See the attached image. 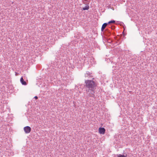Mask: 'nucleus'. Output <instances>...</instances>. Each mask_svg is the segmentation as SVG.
Masks as SVG:
<instances>
[{
	"instance_id": "8",
	"label": "nucleus",
	"mask_w": 157,
	"mask_h": 157,
	"mask_svg": "<svg viewBox=\"0 0 157 157\" xmlns=\"http://www.w3.org/2000/svg\"><path fill=\"white\" fill-rule=\"evenodd\" d=\"M115 22V21L114 20H111V21H109L107 23H108V24H109L110 23H114Z\"/></svg>"
},
{
	"instance_id": "1",
	"label": "nucleus",
	"mask_w": 157,
	"mask_h": 157,
	"mask_svg": "<svg viewBox=\"0 0 157 157\" xmlns=\"http://www.w3.org/2000/svg\"><path fill=\"white\" fill-rule=\"evenodd\" d=\"M85 86L86 87V92L89 97L95 98V89L97 86L96 83L92 80H86Z\"/></svg>"
},
{
	"instance_id": "11",
	"label": "nucleus",
	"mask_w": 157,
	"mask_h": 157,
	"mask_svg": "<svg viewBox=\"0 0 157 157\" xmlns=\"http://www.w3.org/2000/svg\"><path fill=\"white\" fill-rule=\"evenodd\" d=\"M123 27L124 30L126 28V27L124 25L123 26Z\"/></svg>"
},
{
	"instance_id": "9",
	"label": "nucleus",
	"mask_w": 157,
	"mask_h": 157,
	"mask_svg": "<svg viewBox=\"0 0 157 157\" xmlns=\"http://www.w3.org/2000/svg\"><path fill=\"white\" fill-rule=\"evenodd\" d=\"M90 75V72H87L85 74V76L86 77Z\"/></svg>"
},
{
	"instance_id": "10",
	"label": "nucleus",
	"mask_w": 157,
	"mask_h": 157,
	"mask_svg": "<svg viewBox=\"0 0 157 157\" xmlns=\"http://www.w3.org/2000/svg\"><path fill=\"white\" fill-rule=\"evenodd\" d=\"M34 98L36 99H38V97L36 96H35L34 97Z\"/></svg>"
},
{
	"instance_id": "7",
	"label": "nucleus",
	"mask_w": 157,
	"mask_h": 157,
	"mask_svg": "<svg viewBox=\"0 0 157 157\" xmlns=\"http://www.w3.org/2000/svg\"><path fill=\"white\" fill-rule=\"evenodd\" d=\"M117 157H127V155H124L119 154L117 155Z\"/></svg>"
},
{
	"instance_id": "6",
	"label": "nucleus",
	"mask_w": 157,
	"mask_h": 157,
	"mask_svg": "<svg viewBox=\"0 0 157 157\" xmlns=\"http://www.w3.org/2000/svg\"><path fill=\"white\" fill-rule=\"evenodd\" d=\"M89 9V6L88 5H86L84 7L82 8V10H87Z\"/></svg>"
},
{
	"instance_id": "2",
	"label": "nucleus",
	"mask_w": 157,
	"mask_h": 157,
	"mask_svg": "<svg viewBox=\"0 0 157 157\" xmlns=\"http://www.w3.org/2000/svg\"><path fill=\"white\" fill-rule=\"evenodd\" d=\"M24 129L25 132L26 134L29 133L31 131V128L29 126L25 127Z\"/></svg>"
},
{
	"instance_id": "5",
	"label": "nucleus",
	"mask_w": 157,
	"mask_h": 157,
	"mask_svg": "<svg viewBox=\"0 0 157 157\" xmlns=\"http://www.w3.org/2000/svg\"><path fill=\"white\" fill-rule=\"evenodd\" d=\"M20 82L21 84L23 85H26V83L25 81H24L23 78L21 77L20 79Z\"/></svg>"
},
{
	"instance_id": "4",
	"label": "nucleus",
	"mask_w": 157,
	"mask_h": 157,
	"mask_svg": "<svg viewBox=\"0 0 157 157\" xmlns=\"http://www.w3.org/2000/svg\"><path fill=\"white\" fill-rule=\"evenodd\" d=\"M108 24V23H105L103 24L101 28V31H104V29H105V28L106 27V26Z\"/></svg>"
},
{
	"instance_id": "3",
	"label": "nucleus",
	"mask_w": 157,
	"mask_h": 157,
	"mask_svg": "<svg viewBox=\"0 0 157 157\" xmlns=\"http://www.w3.org/2000/svg\"><path fill=\"white\" fill-rule=\"evenodd\" d=\"M105 132V129L104 128H100L99 129V132L100 134H103Z\"/></svg>"
}]
</instances>
